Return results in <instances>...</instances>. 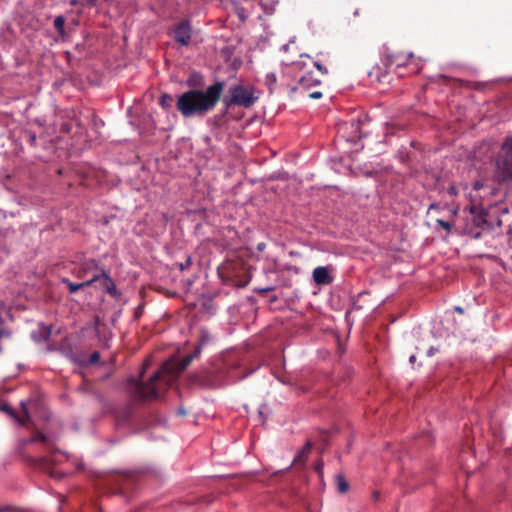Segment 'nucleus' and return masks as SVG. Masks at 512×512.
<instances>
[{
    "instance_id": "1",
    "label": "nucleus",
    "mask_w": 512,
    "mask_h": 512,
    "mask_svg": "<svg viewBox=\"0 0 512 512\" xmlns=\"http://www.w3.org/2000/svg\"><path fill=\"white\" fill-rule=\"evenodd\" d=\"M193 361V356L187 355L178 363L168 361L155 372L147 383L136 382L134 379L133 388L130 390L131 399L135 402H143L158 399L162 390L167 389L174 379L184 371Z\"/></svg>"
},
{
    "instance_id": "2",
    "label": "nucleus",
    "mask_w": 512,
    "mask_h": 512,
    "mask_svg": "<svg viewBox=\"0 0 512 512\" xmlns=\"http://www.w3.org/2000/svg\"><path fill=\"white\" fill-rule=\"evenodd\" d=\"M224 84L215 82L207 87L205 91L192 89L182 93L176 102V107L182 116L188 118L193 116H204L213 110L218 103Z\"/></svg>"
},
{
    "instance_id": "3",
    "label": "nucleus",
    "mask_w": 512,
    "mask_h": 512,
    "mask_svg": "<svg viewBox=\"0 0 512 512\" xmlns=\"http://www.w3.org/2000/svg\"><path fill=\"white\" fill-rule=\"evenodd\" d=\"M493 178L498 184L512 188V136L507 137L495 159Z\"/></svg>"
},
{
    "instance_id": "4",
    "label": "nucleus",
    "mask_w": 512,
    "mask_h": 512,
    "mask_svg": "<svg viewBox=\"0 0 512 512\" xmlns=\"http://www.w3.org/2000/svg\"><path fill=\"white\" fill-rule=\"evenodd\" d=\"M385 62L388 63L391 68L394 67L395 71L399 76L404 74L400 72V69L407 68L406 74H417L421 71L423 61L420 57H416L412 52H400L386 50L383 53Z\"/></svg>"
},
{
    "instance_id": "5",
    "label": "nucleus",
    "mask_w": 512,
    "mask_h": 512,
    "mask_svg": "<svg viewBox=\"0 0 512 512\" xmlns=\"http://www.w3.org/2000/svg\"><path fill=\"white\" fill-rule=\"evenodd\" d=\"M494 208L495 206L485 208L480 204L471 203L467 207V210L470 213L474 227L479 228L482 231H489L495 227H500L502 225V221L498 215L494 216L492 214V210Z\"/></svg>"
},
{
    "instance_id": "6",
    "label": "nucleus",
    "mask_w": 512,
    "mask_h": 512,
    "mask_svg": "<svg viewBox=\"0 0 512 512\" xmlns=\"http://www.w3.org/2000/svg\"><path fill=\"white\" fill-rule=\"evenodd\" d=\"M229 94L230 96L223 100L226 108L231 106L250 108L259 98L257 95H255V90L253 87H245L240 84L230 87Z\"/></svg>"
},
{
    "instance_id": "7",
    "label": "nucleus",
    "mask_w": 512,
    "mask_h": 512,
    "mask_svg": "<svg viewBox=\"0 0 512 512\" xmlns=\"http://www.w3.org/2000/svg\"><path fill=\"white\" fill-rule=\"evenodd\" d=\"M391 66L385 62V57L382 54L380 63L375 64L369 71L368 77L371 83L385 84L391 81L390 79Z\"/></svg>"
},
{
    "instance_id": "8",
    "label": "nucleus",
    "mask_w": 512,
    "mask_h": 512,
    "mask_svg": "<svg viewBox=\"0 0 512 512\" xmlns=\"http://www.w3.org/2000/svg\"><path fill=\"white\" fill-rule=\"evenodd\" d=\"M192 38L191 22L187 19L180 21L174 29V39L182 46H188Z\"/></svg>"
},
{
    "instance_id": "9",
    "label": "nucleus",
    "mask_w": 512,
    "mask_h": 512,
    "mask_svg": "<svg viewBox=\"0 0 512 512\" xmlns=\"http://www.w3.org/2000/svg\"><path fill=\"white\" fill-rule=\"evenodd\" d=\"M81 271L84 275H91V277H97V281L104 278L101 276L103 271H109L100 264V261L94 258L86 259L81 263Z\"/></svg>"
},
{
    "instance_id": "10",
    "label": "nucleus",
    "mask_w": 512,
    "mask_h": 512,
    "mask_svg": "<svg viewBox=\"0 0 512 512\" xmlns=\"http://www.w3.org/2000/svg\"><path fill=\"white\" fill-rule=\"evenodd\" d=\"M298 85L295 89L308 91L310 88L320 85L321 80L314 77L313 72L309 71L297 79Z\"/></svg>"
},
{
    "instance_id": "11",
    "label": "nucleus",
    "mask_w": 512,
    "mask_h": 512,
    "mask_svg": "<svg viewBox=\"0 0 512 512\" xmlns=\"http://www.w3.org/2000/svg\"><path fill=\"white\" fill-rule=\"evenodd\" d=\"M313 280L318 285H328L333 282V276L326 266H318L313 271Z\"/></svg>"
},
{
    "instance_id": "12",
    "label": "nucleus",
    "mask_w": 512,
    "mask_h": 512,
    "mask_svg": "<svg viewBox=\"0 0 512 512\" xmlns=\"http://www.w3.org/2000/svg\"><path fill=\"white\" fill-rule=\"evenodd\" d=\"M62 283L65 284L71 294L76 293L78 290L89 287L93 285L95 282H97V277H91L87 281L81 282V283H74L68 278H62Z\"/></svg>"
},
{
    "instance_id": "13",
    "label": "nucleus",
    "mask_w": 512,
    "mask_h": 512,
    "mask_svg": "<svg viewBox=\"0 0 512 512\" xmlns=\"http://www.w3.org/2000/svg\"><path fill=\"white\" fill-rule=\"evenodd\" d=\"M312 449V442L307 440L302 449L298 452V454L294 457L290 466L287 469H290L294 464H303L306 462L308 455L310 454Z\"/></svg>"
},
{
    "instance_id": "14",
    "label": "nucleus",
    "mask_w": 512,
    "mask_h": 512,
    "mask_svg": "<svg viewBox=\"0 0 512 512\" xmlns=\"http://www.w3.org/2000/svg\"><path fill=\"white\" fill-rule=\"evenodd\" d=\"M50 335L51 328L41 323L39 325L38 331L32 333V339L36 342H41L48 340Z\"/></svg>"
},
{
    "instance_id": "15",
    "label": "nucleus",
    "mask_w": 512,
    "mask_h": 512,
    "mask_svg": "<svg viewBox=\"0 0 512 512\" xmlns=\"http://www.w3.org/2000/svg\"><path fill=\"white\" fill-rule=\"evenodd\" d=\"M101 276H104L102 281H103L104 287L106 288V291L110 295H113V296L116 295L117 294V288H116V285H115L113 279L110 276V271H103Z\"/></svg>"
},
{
    "instance_id": "16",
    "label": "nucleus",
    "mask_w": 512,
    "mask_h": 512,
    "mask_svg": "<svg viewBox=\"0 0 512 512\" xmlns=\"http://www.w3.org/2000/svg\"><path fill=\"white\" fill-rule=\"evenodd\" d=\"M0 410L5 412L8 416H10L15 422L20 426H25L26 421L25 419L21 418V416H18L15 410L9 405V404H2L0 405Z\"/></svg>"
},
{
    "instance_id": "17",
    "label": "nucleus",
    "mask_w": 512,
    "mask_h": 512,
    "mask_svg": "<svg viewBox=\"0 0 512 512\" xmlns=\"http://www.w3.org/2000/svg\"><path fill=\"white\" fill-rule=\"evenodd\" d=\"M439 228L443 229L447 234H450L452 232L453 222L438 218L436 219L435 230L438 231Z\"/></svg>"
},
{
    "instance_id": "18",
    "label": "nucleus",
    "mask_w": 512,
    "mask_h": 512,
    "mask_svg": "<svg viewBox=\"0 0 512 512\" xmlns=\"http://www.w3.org/2000/svg\"><path fill=\"white\" fill-rule=\"evenodd\" d=\"M336 483H337V490L340 493H345L349 489V483L347 482L346 478L342 474H338L336 476Z\"/></svg>"
},
{
    "instance_id": "19",
    "label": "nucleus",
    "mask_w": 512,
    "mask_h": 512,
    "mask_svg": "<svg viewBox=\"0 0 512 512\" xmlns=\"http://www.w3.org/2000/svg\"><path fill=\"white\" fill-rule=\"evenodd\" d=\"M48 440V437L46 434L42 433V432H38L36 435L28 438V439H25L22 441V444L24 446L26 445H29L31 443H34V442H38V441H41V442H47Z\"/></svg>"
},
{
    "instance_id": "20",
    "label": "nucleus",
    "mask_w": 512,
    "mask_h": 512,
    "mask_svg": "<svg viewBox=\"0 0 512 512\" xmlns=\"http://www.w3.org/2000/svg\"><path fill=\"white\" fill-rule=\"evenodd\" d=\"M35 465L42 469H48V466L53 462L52 456H44L38 459H33Z\"/></svg>"
},
{
    "instance_id": "21",
    "label": "nucleus",
    "mask_w": 512,
    "mask_h": 512,
    "mask_svg": "<svg viewBox=\"0 0 512 512\" xmlns=\"http://www.w3.org/2000/svg\"><path fill=\"white\" fill-rule=\"evenodd\" d=\"M277 82V78L275 73H267L265 76V84L268 87L270 92H273L275 85Z\"/></svg>"
},
{
    "instance_id": "22",
    "label": "nucleus",
    "mask_w": 512,
    "mask_h": 512,
    "mask_svg": "<svg viewBox=\"0 0 512 512\" xmlns=\"http://www.w3.org/2000/svg\"><path fill=\"white\" fill-rule=\"evenodd\" d=\"M65 18L62 15L54 19V27L59 34H64Z\"/></svg>"
},
{
    "instance_id": "23",
    "label": "nucleus",
    "mask_w": 512,
    "mask_h": 512,
    "mask_svg": "<svg viewBox=\"0 0 512 512\" xmlns=\"http://www.w3.org/2000/svg\"><path fill=\"white\" fill-rule=\"evenodd\" d=\"M276 3L277 2L267 4V3H264L262 0L260 1V5L266 14H272L274 12Z\"/></svg>"
},
{
    "instance_id": "24",
    "label": "nucleus",
    "mask_w": 512,
    "mask_h": 512,
    "mask_svg": "<svg viewBox=\"0 0 512 512\" xmlns=\"http://www.w3.org/2000/svg\"><path fill=\"white\" fill-rule=\"evenodd\" d=\"M171 101H172V96L169 94H163L160 98V104L165 109H168L170 107Z\"/></svg>"
},
{
    "instance_id": "25",
    "label": "nucleus",
    "mask_w": 512,
    "mask_h": 512,
    "mask_svg": "<svg viewBox=\"0 0 512 512\" xmlns=\"http://www.w3.org/2000/svg\"><path fill=\"white\" fill-rule=\"evenodd\" d=\"M20 406H21V409L23 411V416L21 418L25 419L26 421V424L28 423V421L30 420V415H29V412H28V408H27V403L25 400H22L20 402Z\"/></svg>"
},
{
    "instance_id": "26",
    "label": "nucleus",
    "mask_w": 512,
    "mask_h": 512,
    "mask_svg": "<svg viewBox=\"0 0 512 512\" xmlns=\"http://www.w3.org/2000/svg\"><path fill=\"white\" fill-rule=\"evenodd\" d=\"M275 289H276L275 285H268V286H265V287L255 288L254 291L256 293H259V294H265V293L274 291Z\"/></svg>"
},
{
    "instance_id": "27",
    "label": "nucleus",
    "mask_w": 512,
    "mask_h": 512,
    "mask_svg": "<svg viewBox=\"0 0 512 512\" xmlns=\"http://www.w3.org/2000/svg\"><path fill=\"white\" fill-rule=\"evenodd\" d=\"M307 66L306 62L303 60L296 61L292 63V69L294 71H302Z\"/></svg>"
},
{
    "instance_id": "28",
    "label": "nucleus",
    "mask_w": 512,
    "mask_h": 512,
    "mask_svg": "<svg viewBox=\"0 0 512 512\" xmlns=\"http://www.w3.org/2000/svg\"><path fill=\"white\" fill-rule=\"evenodd\" d=\"M314 66L317 68V70L319 72H321V74H323V75L328 74V69L325 66H323L322 64H320L318 61L314 62Z\"/></svg>"
},
{
    "instance_id": "29",
    "label": "nucleus",
    "mask_w": 512,
    "mask_h": 512,
    "mask_svg": "<svg viewBox=\"0 0 512 512\" xmlns=\"http://www.w3.org/2000/svg\"><path fill=\"white\" fill-rule=\"evenodd\" d=\"M99 359H100V353H99V352H97V351H94V352L90 355V360H89V362H90L91 364H95V363H97V362L99 361Z\"/></svg>"
},
{
    "instance_id": "30",
    "label": "nucleus",
    "mask_w": 512,
    "mask_h": 512,
    "mask_svg": "<svg viewBox=\"0 0 512 512\" xmlns=\"http://www.w3.org/2000/svg\"><path fill=\"white\" fill-rule=\"evenodd\" d=\"M447 193H448L450 196L455 197V196H457V195H458L459 191H458V189H457V187H456L455 185H451V186H449V187H448V189H447Z\"/></svg>"
},
{
    "instance_id": "31",
    "label": "nucleus",
    "mask_w": 512,
    "mask_h": 512,
    "mask_svg": "<svg viewBox=\"0 0 512 512\" xmlns=\"http://www.w3.org/2000/svg\"><path fill=\"white\" fill-rule=\"evenodd\" d=\"M432 211L440 212V211H441V206H440V204H438V203H432V204H430V205H429V207H428V211H427V213H430V212H432Z\"/></svg>"
},
{
    "instance_id": "32",
    "label": "nucleus",
    "mask_w": 512,
    "mask_h": 512,
    "mask_svg": "<svg viewBox=\"0 0 512 512\" xmlns=\"http://www.w3.org/2000/svg\"><path fill=\"white\" fill-rule=\"evenodd\" d=\"M192 264V261H191V258L190 257H187L186 261L184 263H180L179 264V269L181 271L187 269L188 267H190Z\"/></svg>"
},
{
    "instance_id": "33",
    "label": "nucleus",
    "mask_w": 512,
    "mask_h": 512,
    "mask_svg": "<svg viewBox=\"0 0 512 512\" xmlns=\"http://www.w3.org/2000/svg\"><path fill=\"white\" fill-rule=\"evenodd\" d=\"M27 135H28L29 143H30L32 146H35V145H36V142H37L36 134H35V133H33V132H29Z\"/></svg>"
},
{
    "instance_id": "34",
    "label": "nucleus",
    "mask_w": 512,
    "mask_h": 512,
    "mask_svg": "<svg viewBox=\"0 0 512 512\" xmlns=\"http://www.w3.org/2000/svg\"><path fill=\"white\" fill-rule=\"evenodd\" d=\"M208 341H209V334L203 333L198 345H201V347H203Z\"/></svg>"
},
{
    "instance_id": "35",
    "label": "nucleus",
    "mask_w": 512,
    "mask_h": 512,
    "mask_svg": "<svg viewBox=\"0 0 512 512\" xmlns=\"http://www.w3.org/2000/svg\"><path fill=\"white\" fill-rule=\"evenodd\" d=\"M308 97L311 99H320L322 97V92L320 91H313L308 94Z\"/></svg>"
},
{
    "instance_id": "36",
    "label": "nucleus",
    "mask_w": 512,
    "mask_h": 512,
    "mask_svg": "<svg viewBox=\"0 0 512 512\" xmlns=\"http://www.w3.org/2000/svg\"><path fill=\"white\" fill-rule=\"evenodd\" d=\"M484 187H485V185H484V183H483V182H481V181H475V182L473 183V189H474L475 191H479V190H481V189H482V188H484Z\"/></svg>"
},
{
    "instance_id": "37",
    "label": "nucleus",
    "mask_w": 512,
    "mask_h": 512,
    "mask_svg": "<svg viewBox=\"0 0 512 512\" xmlns=\"http://www.w3.org/2000/svg\"><path fill=\"white\" fill-rule=\"evenodd\" d=\"M202 348H203V347H201V345H197V346L195 347L194 352H193L192 354H190V356H193V359H194V358H196V357L201 353Z\"/></svg>"
},
{
    "instance_id": "38",
    "label": "nucleus",
    "mask_w": 512,
    "mask_h": 512,
    "mask_svg": "<svg viewBox=\"0 0 512 512\" xmlns=\"http://www.w3.org/2000/svg\"><path fill=\"white\" fill-rule=\"evenodd\" d=\"M237 14H238L239 18L241 19V21L244 22L246 20L245 10L243 8L238 10Z\"/></svg>"
},
{
    "instance_id": "39",
    "label": "nucleus",
    "mask_w": 512,
    "mask_h": 512,
    "mask_svg": "<svg viewBox=\"0 0 512 512\" xmlns=\"http://www.w3.org/2000/svg\"><path fill=\"white\" fill-rule=\"evenodd\" d=\"M86 2L88 4V6L94 7V6H96L98 0H86Z\"/></svg>"
},
{
    "instance_id": "40",
    "label": "nucleus",
    "mask_w": 512,
    "mask_h": 512,
    "mask_svg": "<svg viewBox=\"0 0 512 512\" xmlns=\"http://www.w3.org/2000/svg\"><path fill=\"white\" fill-rule=\"evenodd\" d=\"M455 311H457L458 313H463V308L460 307V306H456L455 308Z\"/></svg>"
},
{
    "instance_id": "41",
    "label": "nucleus",
    "mask_w": 512,
    "mask_h": 512,
    "mask_svg": "<svg viewBox=\"0 0 512 512\" xmlns=\"http://www.w3.org/2000/svg\"><path fill=\"white\" fill-rule=\"evenodd\" d=\"M49 473H50V475H51L52 477H56V478L60 477V475H59L58 473H56V472L49 471Z\"/></svg>"
},
{
    "instance_id": "42",
    "label": "nucleus",
    "mask_w": 512,
    "mask_h": 512,
    "mask_svg": "<svg viewBox=\"0 0 512 512\" xmlns=\"http://www.w3.org/2000/svg\"><path fill=\"white\" fill-rule=\"evenodd\" d=\"M415 360H416V356L415 355H411L410 358H409V361L411 363H413Z\"/></svg>"
},
{
    "instance_id": "43",
    "label": "nucleus",
    "mask_w": 512,
    "mask_h": 512,
    "mask_svg": "<svg viewBox=\"0 0 512 512\" xmlns=\"http://www.w3.org/2000/svg\"><path fill=\"white\" fill-rule=\"evenodd\" d=\"M10 508L9 507H1L0 508V512H6L8 511Z\"/></svg>"
},
{
    "instance_id": "44",
    "label": "nucleus",
    "mask_w": 512,
    "mask_h": 512,
    "mask_svg": "<svg viewBox=\"0 0 512 512\" xmlns=\"http://www.w3.org/2000/svg\"><path fill=\"white\" fill-rule=\"evenodd\" d=\"M481 236V233L480 232H477L473 235L474 238H479Z\"/></svg>"
},
{
    "instance_id": "45",
    "label": "nucleus",
    "mask_w": 512,
    "mask_h": 512,
    "mask_svg": "<svg viewBox=\"0 0 512 512\" xmlns=\"http://www.w3.org/2000/svg\"><path fill=\"white\" fill-rule=\"evenodd\" d=\"M457 211H458L457 209H453L452 210V215L455 216L457 214Z\"/></svg>"
},
{
    "instance_id": "46",
    "label": "nucleus",
    "mask_w": 512,
    "mask_h": 512,
    "mask_svg": "<svg viewBox=\"0 0 512 512\" xmlns=\"http://www.w3.org/2000/svg\"><path fill=\"white\" fill-rule=\"evenodd\" d=\"M495 191H496V189H495V188H492V189H491V193H492V194H494V193H495Z\"/></svg>"
},
{
    "instance_id": "47",
    "label": "nucleus",
    "mask_w": 512,
    "mask_h": 512,
    "mask_svg": "<svg viewBox=\"0 0 512 512\" xmlns=\"http://www.w3.org/2000/svg\"><path fill=\"white\" fill-rule=\"evenodd\" d=\"M0 306H1V307H4V303H3V302H0Z\"/></svg>"
}]
</instances>
